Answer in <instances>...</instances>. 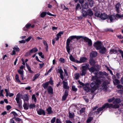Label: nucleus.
<instances>
[{
  "instance_id": "nucleus-32",
  "label": "nucleus",
  "mask_w": 123,
  "mask_h": 123,
  "mask_svg": "<svg viewBox=\"0 0 123 123\" xmlns=\"http://www.w3.org/2000/svg\"><path fill=\"white\" fill-rule=\"evenodd\" d=\"M40 74H36L33 78L32 79V81H34L35 80L37 79L38 77L39 76Z\"/></svg>"
},
{
  "instance_id": "nucleus-39",
  "label": "nucleus",
  "mask_w": 123,
  "mask_h": 123,
  "mask_svg": "<svg viewBox=\"0 0 123 123\" xmlns=\"http://www.w3.org/2000/svg\"><path fill=\"white\" fill-rule=\"evenodd\" d=\"M98 77L96 76H92V80H94V81H96V80H99L97 79Z\"/></svg>"
},
{
  "instance_id": "nucleus-26",
  "label": "nucleus",
  "mask_w": 123,
  "mask_h": 123,
  "mask_svg": "<svg viewBox=\"0 0 123 123\" xmlns=\"http://www.w3.org/2000/svg\"><path fill=\"white\" fill-rule=\"evenodd\" d=\"M115 16V17L116 18V19L117 20V18L120 19L122 17V15L121 14H120L117 13L116 14Z\"/></svg>"
},
{
  "instance_id": "nucleus-48",
  "label": "nucleus",
  "mask_w": 123,
  "mask_h": 123,
  "mask_svg": "<svg viewBox=\"0 0 123 123\" xmlns=\"http://www.w3.org/2000/svg\"><path fill=\"white\" fill-rule=\"evenodd\" d=\"M92 119V117H90L89 118H88L87 120V122H90Z\"/></svg>"
},
{
  "instance_id": "nucleus-50",
  "label": "nucleus",
  "mask_w": 123,
  "mask_h": 123,
  "mask_svg": "<svg viewBox=\"0 0 123 123\" xmlns=\"http://www.w3.org/2000/svg\"><path fill=\"white\" fill-rule=\"evenodd\" d=\"M114 98L113 97L112 98L108 99V101L109 102H110L112 101L113 100H114Z\"/></svg>"
},
{
  "instance_id": "nucleus-46",
  "label": "nucleus",
  "mask_w": 123,
  "mask_h": 123,
  "mask_svg": "<svg viewBox=\"0 0 123 123\" xmlns=\"http://www.w3.org/2000/svg\"><path fill=\"white\" fill-rule=\"evenodd\" d=\"M31 52L30 50L29 51L27 52L26 53L25 55V56H28L29 55H31Z\"/></svg>"
},
{
  "instance_id": "nucleus-56",
  "label": "nucleus",
  "mask_w": 123,
  "mask_h": 123,
  "mask_svg": "<svg viewBox=\"0 0 123 123\" xmlns=\"http://www.w3.org/2000/svg\"><path fill=\"white\" fill-rule=\"evenodd\" d=\"M31 38L32 37L31 36H29L28 38L25 39V41H26L27 42L29 41L31 39Z\"/></svg>"
},
{
  "instance_id": "nucleus-9",
  "label": "nucleus",
  "mask_w": 123,
  "mask_h": 123,
  "mask_svg": "<svg viewBox=\"0 0 123 123\" xmlns=\"http://www.w3.org/2000/svg\"><path fill=\"white\" fill-rule=\"evenodd\" d=\"M109 83V82L108 80H106L103 83L102 85V88L105 89V90H106L107 87V85Z\"/></svg>"
},
{
  "instance_id": "nucleus-11",
  "label": "nucleus",
  "mask_w": 123,
  "mask_h": 123,
  "mask_svg": "<svg viewBox=\"0 0 123 123\" xmlns=\"http://www.w3.org/2000/svg\"><path fill=\"white\" fill-rule=\"evenodd\" d=\"M87 58L85 57H81L79 61H76L77 63H81L84 62L87 60Z\"/></svg>"
},
{
  "instance_id": "nucleus-2",
  "label": "nucleus",
  "mask_w": 123,
  "mask_h": 123,
  "mask_svg": "<svg viewBox=\"0 0 123 123\" xmlns=\"http://www.w3.org/2000/svg\"><path fill=\"white\" fill-rule=\"evenodd\" d=\"M81 38L84 39L85 41L88 44L89 46H91L92 45V43L91 40L87 37H83L82 36H71L69 37V38L67 40L66 42V48L67 52L68 54H70V48L69 46L70 42L73 39L76 38L78 39Z\"/></svg>"
},
{
  "instance_id": "nucleus-45",
  "label": "nucleus",
  "mask_w": 123,
  "mask_h": 123,
  "mask_svg": "<svg viewBox=\"0 0 123 123\" xmlns=\"http://www.w3.org/2000/svg\"><path fill=\"white\" fill-rule=\"evenodd\" d=\"M14 95V94L12 93H8V94L6 95L7 96H9L10 97L13 96Z\"/></svg>"
},
{
  "instance_id": "nucleus-64",
  "label": "nucleus",
  "mask_w": 123,
  "mask_h": 123,
  "mask_svg": "<svg viewBox=\"0 0 123 123\" xmlns=\"http://www.w3.org/2000/svg\"><path fill=\"white\" fill-rule=\"evenodd\" d=\"M118 92L122 94L123 93V90H120L118 91Z\"/></svg>"
},
{
  "instance_id": "nucleus-58",
  "label": "nucleus",
  "mask_w": 123,
  "mask_h": 123,
  "mask_svg": "<svg viewBox=\"0 0 123 123\" xmlns=\"http://www.w3.org/2000/svg\"><path fill=\"white\" fill-rule=\"evenodd\" d=\"M13 49L15 50L16 51H18L19 50V49L18 47H15L13 48Z\"/></svg>"
},
{
  "instance_id": "nucleus-57",
  "label": "nucleus",
  "mask_w": 123,
  "mask_h": 123,
  "mask_svg": "<svg viewBox=\"0 0 123 123\" xmlns=\"http://www.w3.org/2000/svg\"><path fill=\"white\" fill-rule=\"evenodd\" d=\"M39 65H40V68L41 69L44 65V63H43L42 64H39Z\"/></svg>"
},
{
  "instance_id": "nucleus-59",
  "label": "nucleus",
  "mask_w": 123,
  "mask_h": 123,
  "mask_svg": "<svg viewBox=\"0 0 123 123\" xmlns=\"http://www.w3.org/2000/svg\"><path fill=\"white\" fill-rule=\"evenodd\" d=\"M64 72L65 73V75L66 76H67L68 75V74L67 73V70L65 69H64Z\"/></svg>"
},
{
  "instance_id": "nucleus-53",
  "label": "nucleus",
  "mask_w": 123,
  "mask_h": 123,
  "mask_svg": "<svg viewBox=\"0 0 123 123\" xmlns=\"http://www.w3.org/2000/svg\"><path fill=\"white\" fill-rule=\"evenodd\" d=\"M80 8V5L79 4H78L76 6V10H78Z\"/></svg>"
},
{
  "instance_id": "nucleus-47",
  "label": "nucleus",
  "mask_w": 123,
  "mask_h": 123,
  "mask_svg": "<svg viewBox=\"0 0 123 123\" xmlns=\"http://www.w3.org/2000/svg\"><path fill=\"white\" fill-rule=\"evenodd\" d=\"M72 90L73 91L76 92L77 91V89L74 86H72Z\"/></svg>"
},
{
  "instance_id": "nucleus-55",
  "label": "nucleus",
  "mask_w": 123,
  "mask_h": 123,
  "mask_svg": "<svg viewBox=\"0 0 123 123\" xmlns=\"http://www.w3.org/2000/svg\"><path fill=\"white\" fill-rule=\"evenodd\" d=\"M56 119V118L55 117H54L51 120V122L52 123H54Z\"/></svg>"
},
{
  "instance_id": "nucleus-63",
  "label": "nucleus",
  "mask_w": 123,
  "mask_h": 123,
  "mask_svg": "<svg viewBox=\"0 0 123 123\" xmlns=\"http://www.w3.org/2000/svg\"><path fill=\"white\" fill-rule=\"evenodd\" d=\"M56 123H61V121L58 119L57 118L56 120Z\"/></svg>"
},
{
  "instance_id": "nucleus-54",
  "label": "nucleus",
  "mask_w": 123,
  "mask_h": 123,
  "mask_svg": "<svg viewBox=\"0 0 123 123\" xmlns=\"http://www.w3.org/2000/svg\"><path fill=\"white\" fill-rule=\"evenodd\" d=\"M38 54L39 56H40L42 58H44V56L42 55L43 53L42 52H40Z\"/></svg>"
},
{
  "instance_id": "nucleus-17",
  "label": "nucleus",
  "mask_w": 123,
  "mask_h": 123,
  "mask_svg": "<svg viewBox=\"0 0 123 123\" xmlns=\"http://www.w3.org/2000/svg\"><path fill=\"white\" fill-rule=\"evenodd\" d=\"M68 95V92L67 90H66L65 91V93L62 97V100L65 101L66 100L67 96Z\"/></svg>"
},
{
  "instance_id": "nucleus-3",
  "label": "nucleus",
  "mask_w": 123,
  "mask_h": 123,
  "mask_svg": "<svg viewBox=\"0 0 123 123\" xmlns=\"http://www.w3.org/2000/svg\"><path fill=\"white\" fill-rule=\"evenodd\" d=\"M81 13V15L78 18L80 19H81L83 18H85L88 15L89 16H91L93 15V13L91 9H88L87 11L83 9H81L80 11Z\"/></svg>"
},
{
  "instance_id": "nucleus-40",
  "label": "nucleus",
  "mask_w": 123,
  "mask_h": 123,
  "mask_svg": "<svg viewBox=\"0 0 123 123\" xmlns=\"http://www.w3.org/2000/svg\"><path fill=\"white\" fill-rule=\"evenodd\" d=\"M46 12H42L40 15L41 17L42 18L44 17L46 15Z\"/></svg>"
},
{
  "instance_id": "nucleus-20",
  "label": "nucleus",
  "mask_w": 123,
  "mask_h": 123,
  "mask_svg": "<svg viewBox=\"0 0 123 123\" xmlns=\"http://www.w3.org/2000/svg\"><path fill=\"white\" fill-rule=\"evenodd\" d=\"M29 104H27L25 102H24L23 106L24 109L27 110L29 108Z\"/></svg>"
},
{
  "instance_id": "nucleus-31",
  "label": "nucleus",
  "mask_w": 123,
  "mask_h": 123,
  "mask_svg": "<svg viewBox=\"0 0 123 123\" xmlns=\"http://www.w3.org/2000/svg\"><path fill=\"white\" fill-rule=\"evenodd\" d=\"M117 50L113 49H112L110 50V54H112L113 53L115 54L117 53Z\"/></svg>"
},
{
  "instance_id": "nucleus-28",
  "label": "nucleus",
  "mask_w": 123,
  "mask_h": 123,
  "mask_svg": "<svg viewBox=\"0 0 123 123\" xmlns=\"http://www.w3.org/2000/svg\"><path fill=\"white\" fill-rule=\"evenodd\" d=\"M88 70L91 73H93L94 72H96L95 69L93 67H92L90 68H88Z\"/></svg>"
},
{
  "instance_id": "nucleus-34",
  "label": "nucleus",
  "mask_w": 123,
  "mask_h": 123,
  "mask_svg": "<svg viewBox=\"0 0 123 123\" xmlns=\"http://www.w3.org/2000/svg\"><path fill=\"white\" fill-rule=\"evenodd\" d=\"M113 82L114 84L115 85H117L119 83V80L117 79H115V80H113Z\"/></svg>"
},
{
  "instance_id": "nucleus-38",
  "label": "nucleus",
  "mask_w": 123,
  "mask_h": 123,
  "mask_svg": "<svg viewBox=\"0 0 123 123\" xmlns=\"http://www.w3.org/2000/svg\"><path fill=\"white\" fill-rule=\"evenodd\" d=\"M32 99L34 100L35 102H36L37 101V98L36 97L35 95V94H33L32 96Z\"/></svg>"
},
{
  "instance_id": "nucleus-8",
  "label": "nucleus",
  "mask_w": 123,
  "mask_h": 123,
  "mask_svg": "<svg viewBox=\"0 0 123 123\" xmlns=\"http://www.w3.org/2000/svg\"><path fill=\"white\" fill-rule=\"evenodd\" d=\"M21 99L20 94L18 93L16 96L15 100L16 101L17 103L18 104L19 107L21 109L22 108V107L21 106V104L20 103V100Z\"/></svg>"
},
{
  "instance_id": "nucleus-37",
  "label": "nucleus",
  "mask_w": 123,
  "mask_h": 123,
  "mask_svg": "<svg viewBox=\"0 0 123 123\" xmlns=\"http://www.w3.org/2000/svg\"><path fill=\"white\" fill-rule=\"evenodd\" d=\"M18 73L20 74V75H23V70L20 69L18 70Z\"/></svg>"
},
{
  "instance_id": "nucleus-33",
  "label": "nucleus",
  "mask_w": 123,
  "mask_h": 123,
  "mask_svg": "<svg viewBox=\"0 0 123 123\" xmlns=\"http://www.w3.org/2000/svg\"><path fill=\"white\" fill-rule=\"evenodd\" d=\"M26 65L27 68L28 69V70L29 72L31 73H32L33 72L32 70H31V68L29 65L27 63H26Z\"/></svg>"
},
{
  "instance_id": "nucleus-5",
  "label": "nucleus",
  "mask_w": 123,
  "mask_h": 123,
  "mask_svg": "<svg viewBox=\"0 0 123 123\" xmlns=\"http://www.w3.org/2000/svg\"><path fill=\"white\" fill-rule=\"evenodd\" d=\"M89 66V64L86 63L83 64V65L82 67V70L80 73V74L81 76L85 75L86 73V69Z\"/></svg>"
},
{
  "instance_id": "nucleus-30",
  "label": "nucleus",
  "mask_w": 123,
  "mask_h": 123,
  "mask_svg": "<svg viewBox=\"0 0 123 123\" xmlns=\"http://www.w3.org/2000/svg\"><path fill=\"white\" fill-rule=\"evenodd\" d=\"M69 59L72 62H76V63L77 60H75L74 58L73 57L72 55H71L69 56Z\"/></svg>"
},
{
  "instance_id": "nucleus-35",
  "label": "nucleus",
  "mask_w": 123,
  "mask_h": 123,
  "mask_svg": "<svg viewBox=\"0 0 123 123\" xmlns=\"http://www.w3.org/2000/svg\"><path fill=\"white\" fill-rule=\"evenodd\" d=\"M80 76L79 73H76L74 74V77L76 80H78Z\"/></svg>"
},
{
  "instance_id": "nucleus-21",
  "label": "nucleus",
  "mask_w": 123,
  "mask_h": 123,
  "mask_svg": "<svg viewBox=\"0 0 123 123\" xmlns=\"http://www.w3.org/2000/svg\"><path fill=\"white\" fill-rule=\"evenodd\" d=\"M47 111V114L49 115L51 114L53 112V111L52 110V108L51 107H49L46 109Z\"/></svg>"
},
{
  "instance_id": "nucleus-44",
  "label": "nucleus",
  "mask_w": 123,
  "mask_h": 123,
  "mask_svg": "<svg viewBox=\"0 0 123 123\" xmlns=\"http://www.w3.org/2000/svg\"><path fill=\"white\" fill-rule=\"evenodd\" d=\"M63 31H60L57 35L60 38L61 37V35L63 34Z\"/></svg>"
},
{
  "instance_id": "nucleus-13",
  "label": "nucleus",
  "mask_w": 123,
  "mask_h": 123,
  "mask_svg": "<svg viewBox=\"0 0 123 123\" xmlns=\"http://www.w3.org/2000/svg\"><path fill=\"white\" fill-rule=\"evenodd\" d=\"M121 7V5L120 3L117 4L115 6V10L118 13H119L120 12V9Z\"/></svg>"
},
{
  "instance_id": "nucleus-19",
  "label": "nucleus",
  "mask_w": 123,
  "mask_h": 123,
  "mask_svg": "<svg viewBox=\"0 0 123 123\" xmlns=\"http://www.w3.org/2000/svg\"><path fill=\"white\" fill-rule=\"evenodd\" d=\"M90 57H95L97 55V53L96 51H92L90 53Z\"/></svg>"
},
{
  "instance_id": "nucleus-27",
  "label": "nucleus",
  "mask_w": 123,
  "mask_h": 123,
  "mask_svg": "<svg viewBox=\"0 0 123 123\" xmlns=\"http://www.w3.org/2000/svg\"><path fill=\"white\" fill-rule=\"evenodd\" d=\"M49 85V82H47L43 84V86L44 89H46L48 87Z\"/></svg>"
},
{
  "instance_id": "nucleus-23",
  "label": "nucleus",
  "mask_w": 123,
  "mask_h": 123,
  "mask_svg": "<svg viewBox=\"0 0 123 123\" xmlns=\"http://www.w3.org/2000/svg\"><path fill=\"white\" fill-rule=\"evenodd\" d=\"M94 67L95 69L96 72H98L99 71L100 69V67L99 65L96 64L94 66Z\"/></svg>"
},
{
  "instance_id": "nucleus-6",
  "label": "nucleus",
  "mask_w": 123,
  "mask_h": 123,
  "mask_svg": "<svg viewBox=\"0 0 123 123\" xmlns=\"http://www.w3.org/2000/svg\"><path fill=\"white\" fill-rule=\"evenodd\" d=\"M102 43L101 42L98 41L95 42L93 44V46L96 48L97 50L99 49L102 46Z\"/></svg>"
},
{
  "instance_id": "nucleus-43",
  "label": "nucleus",
  "mask_w": 123,
  "mask_h": 123,
  "mask_svg": "<svg viewBox=\"0 0 123 123\" xmlns=\"http://www.w3.org/2000/svg\"><path fill=\"white\" fill-rule=\"evenodd\" d=\"M85 108H83L80 110V114H82L85 112Z\"/></svg>"
},
{
  "instance_id": "nucleus-16",
  "label": "nucleus",
  "mask_w": 123,
  "mask_h": 123,
  "mask_svg": "<svg viewBox=\"0 0 123 123\" xmlns=\"http://www.w3.org/2000/svg\"><path fill=\"white\" fill-rule=\"evenodd\" d=\"M37 112L38 114L40 115H43L44 116L45 115V111L41 109H39L37 111Z\"/></svg>"
},
{
  "instance_id": "nucleus-51",
  "label": "nucleus",
  "mask_w": 123,
  "mask_h": 123,
  "mask_svg": "<svg viewBox=\"0 0 123 123\" xmlns=\"http://www.w3.org/2000/svg\"><path fill=\"white\" fill-rule=\"evenodd\" d=\"M118 51L121 54V56L123 59V51L121 50H119Z\"/></svg>"
},
{
  "instance_id": "nucleus-49",
  "label": "nucleus",
  "mask_w": 123,
  "mask_h": 123,
  "mask_svg": "<svg viewBox=\"0 0 123 123\" xmlns=\"http://www.w3.org/2000/svg\"><path fill=\"white\" fill-rule=\"evenodd\" d=\"M69 117L71 118H73L74 117L73 114V113L69 112Z\"/></svg>"
},
{
  "instance_id": "nucleus-41",
  "label": "nucleus",
  "mask_w": 123,
  "mask_h": 123,
  "mask_svg": "<svg viewBox=\"0 0 123 123\" xmlns=\"http://www.w3.org/2000/svg\"><path fill=\"white\" fill-rule=\"evenodd\" d=\"M82 5L83 8H84L86 9L88 7V4L87 3H85L83 5Z\"/></svg>"
},
{
  "instance_id": "nucleus-25",
  "label": "nucleus",
  "mask_w": 123,
  "mask_h": 123,
  "mask_svg": "<svg viewBox=\"0 0 123 123\" xmlns=\"http://www.w3.org/2000/svg\"><path fill=\"white\" fill-rule=\"evenodd\" d=\"M90 64L92 66H93L96 63L94 60L92 59H91L89 61Z\"/></svg>"
},
{
  "instance_id": "nucleus-22",
  "label": "nucleus",
  "mask_w": 123,
  "mask_h": 123,
  "mask_svg": "<svg viewBox=\"0 0 123 123\" xmlns=\"http://www.w3.org/2000/svg\"><path fill=\"white\" fill-rule=\"evenodd\" d=\"M84 89L87 92H91V89H90L89 86L87 85L85 86L84 87Z\"/></svg>"
},
{
  "instance_id": "nucleus-52",
  "label": "nucleus",
  "mask_w": 123,
  "mask_h": 123,
  "mask_svg": "<svg viewBox=\"0 0 123 123\" xmlns=\"http://www.w3.org/2000/svg\"><path fill=\"white\" fill-rule=\"evenodd\" d=\"M105 31H110L112 32H113V30L111 29H108V28H107L105 29Z\"/></svg>"
},
{
  "instance_id": "nucleus-62",
  "label": "nucleus",
  "mask_w": 123,
  "mask_h": 123,
  "mask_svg": "<svg viewBox=\"0 0 123 123\" xmlns=\"http://www.w3.org/2000/svg\"><path fill=\"white\" fill-rule=\"evenodd\" d=\"M31 25V24H27L26 25V27L28 28H29Z\"/></svg>"
},
{
  "instance_id": "nucleus-14",
  "label": "nucleus",
  "mask_w": 123,
  "mask_h": 123,
  "mask_svg": "<svg viewBox=\"0 0 123 123\" xmlns=\"http://www.w3.org/2000/svg\"><path fill=\"white\" fill-rule=\"evenodd\" d=\"M99 49H100L99 51L100 53L102 54H104L106 52V48L103 46H102L101 48Z\"/></svg>"
},
{
  "instance_id": "nucleus-1",
  "label": "nucleus",
  "mask_w": 123,
  "mask_h": 123,
  "mask_svg": "<svg viewBox=\"0 0 123 123\" xmlns=\"http://www.w3.org/2000/svg\"><path fill=\"white\" fill-rule=\"evenodd\" d=\"M120 102V99L117 98L114 101L113 104H109L108 103L105 104L102 107L98 108L96 111L94 112V114H97L101 111L104 110L106 108H118L119 107V104Z\"/></svg>"
},
{
  "instance_id": "nucleus-4",
  "label": "nucleus",
  "mask_w": 123,
  "mask_h": 123,
  "mask_svg": "<svg viewBox=\"0 0 123 123\" xmlns=\"http://www.w3.org/2000/svg\"><path fill=\"white\" fill-rule=\"evenodd\" d=\"M101 84V81L100 80H96V81H93L90 84L91 88V92H93L98 88V85Z\"/></svg>"
},
{
  "instance_id": "nucleus-61",
  "label": "nucleus",
  "mask_w": 123,
  "mask_h": 123,
  "mask_svg": "<svg viewBox=\"0 0 123 123\" xmlns=\"http://www.w3.org/2000/svg\"><path fill=\"white\" fill-rule=\"evenodd\" d=\"M94 15L95 16H97V17H100V14H99L97 12L96 13L94 14Z\"/></svg>"
},
{
  "instance_id": "nucleus-15",
  "label": "nucleus",
  "mask_w": 123,
  "mask_h": 123,
  "mask_svg": "<svg viewBox=\"0 0 123 123\" xmlns=\"http://www.w3.org/2000/svg\"><path fill=\"white\" fill-rule=\"evenodd\" d=\"M47 90L49 94H53V89L51 86H48Z\"/></svg>"
},
{
  "instance_id": "nucleus-10",
  "label": "nucleus",
  "mask_w": 123,
  "mask_h": 123,
  "mask_svg": "<svg viewBox=\"0 0 123 123\" xmlns=\"http://www.w3.org/2000/svg\"><path fill=\"white\" fill-rule=\"evenodd\" d=\"M58 72L59 73L60 75V77L61 79L63 80L64 79V77L63 75V72L61 67H60L58 69Z\"/></svg>"
},
{
  "instance_id": "nucleus-42",
  "label": "nucleus",
  "mask_w": 123,
  "mask_h": 123,
  "mask_svg": "<svg viewBox=\"0 0 123 123\" xmlns=\"http://www.w3.org/2000/svg\"><path fill=\"white\" fill-rule=\"evenodd\" d=\"M36 105L34 104H31L29 105V107L30 109H32L34 108L35 107Z\"/></svg>"
},
{
  "instance_id": "nucleus-24",
  "label": "nucleus",
  "mask_w": 123,
  "mask_h": 123,
  "mask_svg": "<svg viewBox=\"0 0 123 123\" xmlns=\"http://www.w3.org/2000/svg\"><path fill=\"white\" fill-rule=\"evenodd\" d=\"M63 87L64 88L67 89L69 88V86H68V83L67 82L63 81L62 82Z\"/></svg>"
},
{
  "instance_id": "nucleus-36",
  "label": "nucleus",
  "mask_w": 123,
  "mask_h": 123,
  "mask_svg": "<svg viewBox=\"0 0 123 123\" xmlns=\"http://www.w3.org/2000/svg\"><path fill=\"white\" fill-rule=\"evenodd\" d=\"M99 74L102 76L106 75H107V74L105 72H99Z\"/></svg>"
},
{
  "instance_id": "nucleus-7",
  "label": "nucleus",
  "mask_w": 123,
  "mask_h": 123,
  "mask_svg": "<svg viewBox=\"0 0 123 123\" xmlns=\"http://www.w3.org/2000/svg\"><path fill=\"white\" fill-rule=\"evenodd\" d=\"M20 98L21 97L22 99L23 100L24 102L25 101H28L29 100L30 96L27 94H25L23 95H21L20 94Z\"/></svg>"
},
{
  "instance_id": "nucleus-60",
  "label": "nucleus",
  "mask_w": 123,
  "mask_h": 123,
  "mask_svg": "<svg viewBox=\"0 0 123 123\" xmlns=\"http://www.w3.org/2000/svg\"><path fill=\"white\" fill-rule=\"evenodd\" d=\"M59 61L63 63H64V59L62 58H60L59 59Z\"/></svg>"
},
{
  "instance_id": "nucleus-12",
  "label": "nucleus",
  "mask_w": 123,
  "mask_h": 123,
  "mask_svg": "<svg viewBox=\"0 0 123 123\" xmlns=\"http://www.w3.org/2000/svg\"><path fill=\"white\" fill-rule=\"evenodd\" d=\"M109 19L110 20L109 21V20L107 21L108 22H112L114 21V20L116 19L115 16L113 15H111L109 16L108 17Z\"/></svg>"
},
{
  "instance_id": "nucleus-18",
  "label": "nucleus",
  "mask_w": 123,
  "mask_h": 123,
  "mask_svg": "<svg viewBox=\"0 0 123 123\" xmlns=\"http://www.w3.org/2000/svg\"><path fill=\"white\" fill-rule=\"evenodd\" d=\"M100 17L102 20H105L107 18V15L105 13L101 14L100 15Z\"/></svg>"
},
{
  "instance_id": "nucleus-29",
  "label": "nucleus",
  "mask_w": 123,
  "mask_h": 123,
  "mask_svg": "<svg viewBox=\"0 0 123 123\" xmlns=\"http://www.w3.org/2000/svg\"><path fill=\"white\" fill-rule=\"evenodd\" d=\"M38 49L36 48H34L30 50V51L31 53H35L38 51Z\"/></svg>"
}]
</instances>
